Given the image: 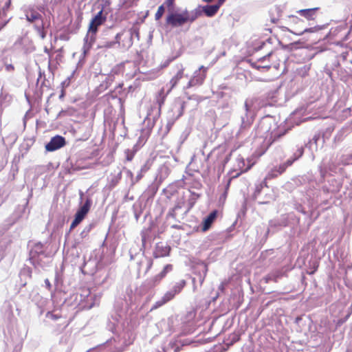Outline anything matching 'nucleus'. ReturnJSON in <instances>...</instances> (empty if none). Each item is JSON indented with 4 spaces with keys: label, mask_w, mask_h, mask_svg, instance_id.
<instances>
[{
    "label": "nucleus",
    "mask_w": 352,
    "mask_h": 352,
    "mask_svg": "<svg viewBox=\"0 0 352 352\" xmlns=\"http://www.w3.org/2000/svg\"><path fill=\"white\" fill-rule=\"evenodd\" d=\"M255 50L263 51V55L261 58H258V61L264 62L267 60L268 65H257L255 63H252L251 65L252 67L257 69L261 68L269 69L271 67L277 69L279 67L280 60L278 58V52L272 47L270 39H267L262 42L261 45L255 47Z\"/></svg>",
    "instance_id": "f257e3e1"
},
{
    "label": "nucleus",
    "mask_w": 352,
    "mask_h": 352,
    "mask_svg": "<svg viewBox=\"0 0 352 352\" xmlns=\"http://www.w3.org/2000/svg\"><path fill=\"white\" fill-rule=\"evenodd\" d=\"M107 17L103 14V10L99 11L96 15L91 20L88 28V32L84 38L83 52L85 54L88 52L91 48L96 41V35L98 30V27L104 23Z\"/></svg>",
    "instance_id": "f03ea898"
},
{
    "label": "nucleus",
    "mask_w": 352,
    "mask_h": 352,
    "mask_svg": "<svg viewBox=\"0 0 352 352\" xmlns=\"http://www.w3.org/2000/svg\"><path fill=\"white\" fill-rule=\"evenodd\" d=\"M198 16V12H190L187 10L182 12H171L166 16V23L173 28L180 27L188 22H193L197 19Z\"/></svg>",
    "instance_id": "7ed1b4c3"
},
{
    "label": "nucleus",
    "mask_w": 352,
    "mask_h": 352,
    "mask_svg": "<svg viewBox=\"0 0 352 352\" xmlns=\"http://www.w3.org/2000/svg\"><path fill=\"white\" fill-rule=\"evenodd\" d=\"M248 166L245 167V160L242 157H238L236 159V168L230 170L229 174L231 175L229 178L226 186V190L227 191L230 186L231 182L233 179L239 177L241 174L248 172L254 165L255 162H253L251 159H248Z\"/></svg>",
    "instance_id": "20e7f679"
},
{
    "label": "nucleus",
    "mask_w": 352,
    "mask_h": 352,
    "mask_svg": "<svg viewBox=\"0 0 352 352\" xmlns=\"http://www.w3.org/2000/svg\"><path fill=\"white\" fill-rule=\"evenodd\" d=\"M258 133L266 131L270 133V136L267 140V146L264 151L257 155V157L261 156L276 140L285 135L287 133V130L284 129L278 131V128L276 124H274L273 128L272 126L267 127L265 123H261L258 126Z\"/></svg>",
    "instance_id": "39448f33"
},
{
    "label": "nucleus",
    "mask_w": 352,
    "mask_h": 352,
    "mask_svg": "<svg viewBox=\"0 0 352 352\" xmlns=\"http://www.w3.org/2000/svg\"><path fill=\"white\" fill-rule=\"evenodd\" d=\"M289 22L292 29H289L285 26H281L280 28L283 31H288L292 33L293 34L298 36H300L305 32H313L314 31V28H304L305 21L296 16H290Z\"/></svg>",
    "instance_id": "423d86ee"
},
{
    "label": "nucleus",
    "mask_w": 352,
    "mask_h": 352,
    "mask_svg": "<svg viewBox=\"0 0 352 352\" xmlns=\"http://www.w3.org/2000/svg\"><path fill=\"white\" fill-rule=\"evenodd\" d=\"M184 69L182 68L179 69L177 74L170 79L169 83L170 85L169 89L167 91V94H165L164 88H162L158 94V97L157 98V102L159 105V109L162 108V106L164 104L165 102V99L166 95L178 84L179 80L184 77Z\"/></svg>",
    "instance_id": "0eeeda50"
},
{
    "label": "nucleus",
    "mask_w": 352,
    "mask_h": 352,
    "mask_svg": "<svg viewBox=\"0 0 352 352\" xmlns=\"http://www.w3.org/2000/svg\"><path fill=\"white\" fill-rule=\"evenodd\" d=\"M91 206V200L88 198L85 201V204L78 209L76 212L74 219L70 225V230L75 228L80 222L85 219L87 213L89 212Z\"/></svg>",
    "instance_id": "6e6552de"
},
{
    "label": "nucleus",
    "mask_w": 352,
    "mask_h": 352,
    "mask_svg": "<svg viewBox=\"0 0 352 352\" xmlns=\"http://www.w3.org/2000/svg\"><path fill=\"white\" fill-rule=\"evenodd\" d=\"M207 72V67L203 65L201 66L198 70L194 72L193 76L189 80L187 87L189 88L202 85L206 78Z\"/></svg>",
    "instance_id": "1a4fd4ad"
},
{
    "label": "nucleus",
    "mask_w": 352,
    "mask_h": 352,
    "mask_svg": "<svg viewBox=\"0 0 352 352\" xmlns=\"http://www.w3.org/2000/svg\"><path fill=\"white\" fill-rule=\"evenodd\" d=\"M66 144L65 139L61 135H56L51 138L50 141L45 145L47 151H54Z\"/></svg>",
    "instance_id": "9d476101"
},
{
    "label": "nucleus",
    "mask_w": 352,
    "mask_h": 352,
    "mask_svg": "<svg viewBox=\"0 0 352 352\" xmlns=\"http://www.w3.org/2000/svg\"><path fill=\"white\" fill-rule=\"evenodd\" d=\"M175 295L173 294V292L170 290L167 292H166L164 296L160 299L159 300L156 301L155 304L153 305L152 308L151 309V311H153L154 309H157L159 307L163 306L168 302L170 301L175 298Z\"/></svg>",
    "instance_id": "9b49d317"
},
{
    "label": "nucleus",
    "mask_w": 352,
    "mask_h": 352,
    "mask_svg": "<svg viewBox=\"0 0 352 352\" xmlns=\"http://www.w3.org/2000/svg\"><path fill=\"white\" fill-rule=\"evenodd\" d=\"M217 210H213L211 212L207 217L204 220L203 225H202V230L203 231H207L209 230L213 223V222L215 221V219L217 217Z\"/></svg>",
    "instance_id": "f8f14e48"
},
{
    "label": "nucleus",
    "mask_w": 352,
    "mask_h": 352,
    "mask_svg": "<svg viewBox=\"0 0 352 352\" xmlns=\"http://www.w3.org/2000/svg\"><path fill=\"white\" fill-rule=\"evenodd\" d=\"M170 252V248L169 246L163 245L162 243H158L156 245L154 256L155 258L167 256L169 255Z\"/></svg>",
    "instance_id": "ddd939ff"
},
{
    "label": "nucleus",
    "mask_w": 352,
    "mask_h": 352,
    "mask_svg": "<svg viewBox=\"0 0 352 352\" xmlns=\"http://www.w3.org/2000/svg\"><path fill=\"white\" fill-rule=\"evenodd\" d=\"M222 5L219 4V2H217V3L215 5H207L203 7V11L207 16L211 17L214 16L217 13L218 10H219V8Z\"/></svg>",
    "instance_id": "4468645a"
},
{
    "label": "nucleus",
    "mask_w": 352,
    "mask_h": 352,
    "mask_svg": "<svg viewBox=\"0 0 352 352\" xmlns=\"http://www.w3.org/2000/svg\"><path fill=\"white\" fill-rule=\"evenodd\" d=\"M319 10V8H314L309 9H302L297 12L302 16H304L308 20H313L316 15V11Z\"/></svg>",
    "instance_id": "2eb2a0df"
},
{
    "label": "nucleus",
    "mask_w": 352,
    "mask_h": 352,
    "mask_svg": "<svg viewBox=\"0 0 352 352\" xmlns=\"http://www.w3.org/2000/svg\"><path fill=\"white\" fill-rule=\"evenodd\" d=\"M281 164L279 165L278 167L276 166L274 168H273L269 173L267 175L266 177H265V180L266 179H274V178H276L277 177L278 175L283 174L285 170H281Z\"/></svg>",
    "instance_id": "dca6fc26"
},
{
    "label": "nucleus",
    "mask_w": 352,
    "mask_h": 352,
    "mask_svg": "<svg viewBox=\"0 0 352 352\" xmlns=\"http://www.w3.org/2000/svg\"><path fill=\"white\" fill-rule=\"evenodd\" d=\"M27 20L30 22H34L41 19V15L36 11L30 10L26 14Z\"/></svg>",
    "instance_id": "f3484780"
},
{
    "label": "nucleus",
    "mask_w": 352,
    "mask_h": 352,
    "mask_svg": "<svg viewBox=\"0 0 352 352\" xmlns=\"http://www.w3.org/2000/svg\"><path fill=\"white\" fill-rule=\"evenodd\" d=\"M280 277V273L278 272L268 274L263 278L265 283H269L270 281L276 283Z\"/></svg>",
    "instance_id": "a211bd4d"
},
{
    "label": "nucleus",
    "mask_w": 352,
    "mask_h": 352,
    "mask_svg": "<svg viewBox=\"0 0 352 352\" xmlns=\"http://www.w3.org/2000/svg\"><path fill=\"white\" fill-rule=\"evenodd\" d=\"M1 2L3 3L0 9V15L2 14L3 16L6 15L7 12L10 10L12 0H1Z\"/></svg>",
    "instance_id": "6ab92c4d"
},
{
    "label": "nucleus",
    "mask_w": 352,
    "mask_h": 352,
    "mask_svg": "<svg viewBox=\"0 0 352 352\" xmlns=\"http://www.w3.org/2000/svg\"><path fill=\"white\" fill-rule=\"evenodd\" d=\"M186 285L185 280H182L179 283H176L173 287L171 291L176 296L177 294L180 293L183 288Z\"/></svg>",
    "instance_id": "aec40b11"
},
{
    "label": "nucleus",
    "mask_w": 352,
    "mask_h": 352,
    "mask_svg": "<svg viewBox=\"0 0 352 352\" xmlns=\"http://www.w3.org/2000/svg\"><path fill=\"white\" fill-rule=\"evenodd\" d=\"M162 278H160L159 275L157 274L155 276H154L153 277H152L149 280H148V285L149 287H155V286L158 285L160 284V283L162 281Z\"/></svg>",
    "instance_id": "412c9836"
},
{
    "label": "nucleus",
    "mask_w": 352,
    "mask_h": 352,
    "mask_svg": "<svg viewBox=\"0 0 352 352\" xmlns=\"http://www.w3.org/2000/svg\"><path fill=\"white\" fill-rule=\"evenodd\" d=\"M173 270V265L170 264H167L164 266L162 271L158 274L160 278L162 279L164 278L167 274Z\"/></svg>",
    "instance_id": "4be33fe9"
},
{
    "label": "nucleus",
    "mask_w": 352,
    "mask_h": 352,
    "mask_svg": "<svg viewBox=\"0 0 352 352\" xmlns=\"http://www.w3.org/2000/svg\"><path fill=\"white\" fill-rule=\"evenodd\" d=\"M165 5L164 3L158 7V9L155 14V19L159 21L165 12Z\"/></svg>",
    "instance_id": "5701e85b"
},
{
    "label": "nucleus",
    "mask_w": 352,
    "mask_h": 352,
    "mask_svg": "<svg viewBox=\"0 0 352 352\" xmlns=\"http://www.w3.org/2000/svg\"><path fill=\"white\" fill-rule=\"evenodd\" d=\"M122 34V33L117 34L116 36L115 41L107 42L104 44V46L105 47L110 48V47H112L113 46H114V45H116V44H120V39Z\"/></svg>",
    "instance_id": "b1692460"
},
{
    "label": "nucleus",
    "mask_w": 352,
    "mask_h": 352,
    "mask_svg": "<svg viewBox=\"0 0 352 352\" xmlns=\"http://www.w3.org/2000/svg\"><path fill=\"white\" fill-rule=\"evenodd\" d=\"M135 153H136V150H135V149H133V150H131V149H126V150H125L124 154H125V156H126V160L128 162L132 161V160L133 159V157H134V156L135 155Z\"/></svg>",
    "instance_id": "393cba45"
},
{
    "label": "nucleus",
    "mask_w": 352,
    "mask_h": 352,
    "mask_svg": "<svg viewBox=\"0 0 352 352\" xmlns=\"http://www.w3.org/2000/svg\"><path fill=\"white\" fill-rule=\"evenodd\" d=\"M296 160V158L287 160L285 163L281 164V170H286L287 167L292 165V164Z\"/></svg>",
    "instance_id": "a878e982"
},
{
    "label": "nucleus",
    "mask_w": 352,
    "mask_h": 352,
    "mask_svg": "<svg viewBox=\"0 0 352 352\" xmlns=\"http://www.w3.org/2000/svg\"><path fill=\"white\" fill-rule=\"evenodd\" d=\"M351 312H349L346 316L344 318H341L340 320H338L337 322V325L340 326L341 324H342L343 323H344L351 316Z\"/></svg>",
    "instance_id": "bb28decb"
},
{
    "label": "nucleus",
    "mask_w": 352,
    "mask_h": 352,
    "mask_svg": "<svg viewBox=\"0 0 352 352\" xmlns=\"http://www.w3.org/2000/svg\"><path fill=\"white\" fill-rule=\"evenodd\" d=\"M175 1V0H166L164 3L168 8H173L174 6Z\"/></svg>",
    "instance_id": "cd10ccee"
},
{
    "label": "nucleus",
    "mask_w": 352,
    "mask_h": 352,
    "mask_svg": "<svg viewBox=\"0 0 352 352\" xmlns=\"http://www.w3.org/2000/svg\"><path fill=\"white\" fill-rule=\"evenodd\" d=\"M131 32V36L132 37L133 35L135 34L138 38H139V29L137 27H133L130 30Z\"/></svg>",
    "instance_id": "c85d7f7f"
},
{
    "label": "nucleus",
    "mask_w": 352,
    "mask_h": 352,
    "mask_svg": "<svg viewBox=\"0 0 352 352\" xmlns=\"http://www.w3.org/2000/svg\"><path fill=\"white\" fill-rule=\"evenodd\" d=\"M47 317L51 318L52 320H57L60 318V316L54 314L53 313L48 312L47 314Z\"/></svg>",
    "instance_id": "c756f323"
},
{
    "label": "nucleus",
    "mask_w": 352,
    "mask_h": 352,
    "mask_svg": "<svg viewBox=\"0 0 352 352\" xmlns=\"http://www.w3.org/2000/svg\"><path fill=\"white\" fill-rule=\"evenodd\" d=\"M182 346H183V345H182V346H179V345H176V344L172 345V348L173 349L174 352L181 351V350L182 349Z\"/></svg>",
    "instance_id": "7c9ffc66"
},
{
    "label": "nucleus",
    "mask_w": 352,
    "mask_h": 352,
    "mask_svg": "<svg viewBox=\"0 0 352 352\" xmlns=\"http://www.w3.org/2000/svg\"><path fill=\"white\" fill-rule=\"evenodd\" d=\"M6 70L7 72H13L14 70V66L12 64H6Z\"/></svg>",
    "instance_id": "2f4dec72"
},
{
    "label": "nucleus",
    "mask_w": 352,
    "mask_h": 352,
    "mask_svg": "<svg viewBox=\"0 0 352 352\" xmlns=\"http://www.w3.org/2000/svg\"><path fill=\"white\" fill-rule=\"evenodd\" d=\"M185 107H186V102H182V104H181V107H180L181 111H180V112L179 113V116H181L183 115Z\"/></svg>",
    "instance_id": "473e14b6"
},
{
    "label": "nucleus",
    "mask_w": 352,
    "mask_h": 352,
    "mask_svg": "<svg viewBox=\"0 0 352 352\" xmlns=\"http://www.w3.org/2000/svg\"><path fill=\"white\" fill-rule=\"evenodd\" d=\"M318 263H314L313 267H312V270L309 272V274H313L315 273V272L318 270Z\"/></svg>",
    "instance_id": "72a5a7b5"
},
{
    "label": "nucleus",
    "mask_w": 352,
    "mask_h": 352,
    "mask_svg": "<svg viewBox=\"0 0 352 352\" xmlns=\"http://www.w3.org/2000/svg\"><path fill=\"white\" fill-rule=\"evenodd\" d=\"M153 261L151 259H150L149 262H148V265L147 269H146V272H148V271H149L151 270V268L153 266Z\"/></svg>",
    "instance_id": "f704fd0d"
},
{
    "label": "nucleus",
    "mask_w": 352,
    "mask_h": 352,
    "mask_svg": "<svg viewBox=\"0 0 352 352\" xmlns=\"http://www.w3.org/2000/svg\"><path fill=\"white\" fill-rule=\"evenodd\" d=\"M250 63H253L252 59L250 60ZM254 63H256L257 65H268V63H265V61H264V62H259L258 59L257 60L256 62H254Z\"/></svg>",
    "instance_id": "c9c22d12"
},
{
    "label": "nucleus",
    "mask_w": 352,
    "mask_h": 352,
    "mask_svg": "<svg viewBox=\"0 0 352 352\" xmlns=\"http://www.w3.org/2000/svg\"><path fill=\"white\" fill-rule=\"evenodd\" d=\"M134 1V0H126L125 1V3H126V6L127 7H129L132 5L133 2Z\"/></svg>",
    "instance_id": "e433bc0d"
},
{
    "label": "nucleus",
    "mask_w": 352,
    "mask_h": 352,
    "mask_svg": "<svg viewBox=\"0 0 352 352\" xmlns=\"http://www.w3.org/2000/svg\"><path fill=\"white\" fill-rule=\"evenodd\" d=\"M182 208V206L178 204L177 205L175 206V207L173 208V212H175L177 210L179 209Z\"/></svg>",
    "instance_id": "4c0bfd02"
},
{
    "label": "nucleus",
    "mask_w": 352,
    "mask_h": 352,
    "mask_svg": "<svg viewBox=\"0 0 352 352\" xmlns=\"http://www.w3.org/2000/svg\"><path fill=\"white\" fill-rule=\"evenodd\" d=\"M45 284H46L48 287H50V281H49L47 279H46V280H45Z\"/></svg>",
    "instance_id": "58836bf2"
},
{
    "label": "nucleus",
    "mask_w": 352,
    "mask_h": 352,
    "mask_svg": "<svg viewBox=\"0 0 352 352\" xmlns=\"http://www.w3.org/2000/svg\"><path fill=\"white\" fill-rule=\"evenodd\" d=\"M225 1H226V0H218V2L219 3V4H221V5H223Z\"/></svg>",
    "instance_id": "ea45409f"
},
{
    "label": "nucleus",
    "mask_w": 352,
    "mask_h": 352,
    "mask_svg": "<svg viewBox=\"0 0 352 352\" xmlns=\"http://www.w3.org/2000/svg\"><path fill=\"white\" fill-rule=\"evenodd\" d=\"M142 177V175L141 174H139L137 177V179H140V178Z\"/></svg>",
    "instance_id": "a19ab883"
},
{
    "label": "nucleus",
    "mask_w": 352,
    "mask_h": 352,
    "mask_svg": "<svg viewBox=\"0 0 352 352\" xmlns=\"http://www.w3.org/2000/svg\"><path fill=\"white\" fill-rule=\"evenodd\" d=\"M263 183H264V186H265V187H267V182H264Z\"/></svg>",
    "instance_id": "79ce46f5"
},
{
    "label": "nucleus",
    "mask_w": 352,
    "mask_h": 352,
    "mask_svg": "<svg viewBox=\"0 0 352 352\" xmlns=\"http://www.w3.org/2000/svg\"><path fill=\"white\" fill-rule=\"evenodd\" d=\"M207 1H208V2H210V1H211V0H207Z\"/></svg>",
    "instance_id": "37998d69"
}]
</instances>
